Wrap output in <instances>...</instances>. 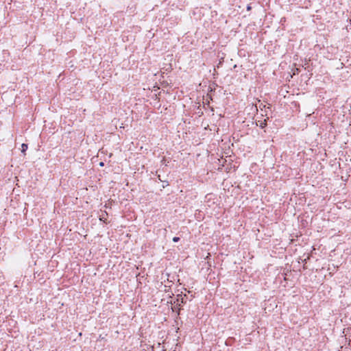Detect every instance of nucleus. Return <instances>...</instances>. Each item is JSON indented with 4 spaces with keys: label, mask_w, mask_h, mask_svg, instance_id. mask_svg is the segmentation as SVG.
I'll list each match as a JSON object with an SVG mask.
<instances>
[{
    "label": "nucleus",
    "mask_w": 351,
    "mask_h": 351,
    "mask_svg": "<svg viewBox=\"0 0 351 351\" xmlns=\"http://www.w3.org/2000/svg\"><path fill=\"white\" fill-rule=\"evenodd\" d=\"M107 215H108V214L106 213H104V214L100 215L99 220L103 221L107 223L108 222L106 221V217Z\"/></svg>",
    "instance_id": "obj_1"
},
{
    "label": "nucleus",
    "mask_w": 351,
    "mask_h": 351,
    "mask_svg": "<svg viewBox=\"0 0 351 351\" xmlns=\"http://www.w3.org/2000/svg\"><path fill=\"white\" fill-rule=\"evenodd\" d=\"M27 147H28V146H27V144H25V143H23V144L21 145V152H22L23 153H25V152H26V150L27 149Z\"/></svg>",
    "instance_id": "obj_2"
},
{
    "label": "nucleus",
    "mask_w": 351,
    "mask_h": 351,
    "mask_svg": "<svg viewBox=\"0 0 351 351\" xmlns=\"http://www.w3.org/2000/svg\"><path fill=\"white\" fill-rule=\"evenodd\" d=\"M267 123H266V121L265 120L264 122L261 123L260 124V127H261L262 128H265L266 126Z\"/></svg>",
    "instance_id": "obj_3"
},
{
    "label": "nucleus",
    "mask_w": 351,
    "mask_h": 351,
    "mask_svg": "<svg viewBox=\"0 0 351 351\" xmlns=\"http://www.w3.org/2000/svg\"><path fill=\"white\" fill-rule=\"evenodd\" d=\"M179 240H180V238H179V237H174L173 238V242H178Z\"/></svg>",
    "instance_id": "obj_4"
},
{
    "label": "nucleus",
    "mask_w": 351,
    "mask_h": 351,
    "mask_svg": "<svg viewBox=\"0 0 351 351\" xmlns=\"http://www.w3.org/2000/svg\"><path fill=\"white\" fill-rule=\"evenodd\" d=\"M99 165H100V166H104V162H100Z\"/></svg>",
    "instance_id": "obj_5"
},
{
    "label": "nucleus",
    "mask_w": 351,
    "mask_h": 351,
    "mask_svg": "<svg viewBox=\"0 0 351 351\" xmlns=\"http://www.w3.org/2000/svg\"><path fill=\"white\" fill-rule=\"evenodd\" d=\"M251 9L250 6H247V10H250Z\"/></svg>",
    "instance_id": "obj_6"
},
{
    "label": "nucleus",
    "mask_w": 351,
    "mask_h": 351,
    "mask_svg": "<svg viewBox=\"0 0 351 351\" xmlns=\"http://www.w3.org/2000/svg\"><path fill=\"white\" fill-rule=\"evenodd\" d=\"M295 72L298 73L299 72V69H296Z\"/></svg>",
    "instance_id": "obj_7"
}]
</instances>
